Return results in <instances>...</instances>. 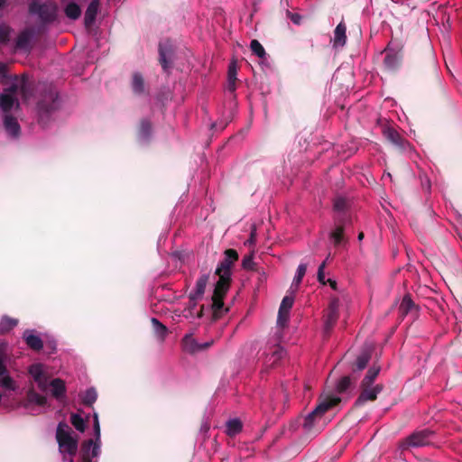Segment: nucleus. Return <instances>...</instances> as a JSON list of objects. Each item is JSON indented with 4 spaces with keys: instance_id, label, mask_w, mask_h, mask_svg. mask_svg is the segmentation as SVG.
Returning a JSON list of instances; mask_svg holds the SVG:
<instances>
[{
    "instance_id": "49530a36",
    "label": "nucleus",
    "mask_w": 462,
    "mask_h": 462,
    "mask_svg": "<svg viewBox=\"0 0 462 462\" xmlns=\"http://www.w3.org/2000/svg\"><path fill=\"white\" fill-rule=\"evenodd\" d=\"M236 79H228L227 78V89L231 92L235 91L236 89Z\"/></svg>"
},
{
    "instance_id": "dca6fc26",
    "label": "nucleus",
    "mask_w": 462,
    "mask_h": 462,
    "mask_svg": "<svg viewBox=\"0 0 462 462\" xmlns=\"http://www.w3.org/2000/svg\"><path fill=\"white\" fill-rule=\"evenodd\" d=\"M48 389H50L51 395L58 401H62L65 398L66 386L63 380L60 378L50 380Z\"/></svg>"
},
{
    "instance_id": "9b49d317",
    "label": "nucleus",
    "mask_w": 462,
    "mask_h": 462,
    "mask_svg": "<svg viewBox=\"0 0 462 462\" xmlns=\"http://www.w3.org/2000/svg\"><path fill=\"white\" fill-rule=\"evenodd\" d=\"M383 134L389 143H391L399 150L404 151L410 145L409 142L393 127L385 126L383 129Z\"/></svg>"
},
{
    "instance_id": "37998d69",
    "label": "nucleus",
    "mask_w": 462,
    "mask_h": 462,
    "mask_svg": "<svg viewBox=\"0 0 462 462\" xmlns=\"http://www.w3.org/2000/svg\"><path fill=\"white\" fill-rule=\"evenodd\" d=\"M346 389V376H343V377L339 380V382H338V383H337V391L338 393H342V392H344Z\"/></svg>"
},
{
    "instance_id": "393cba45",
    "label": "nucleus",
    "mask_w": 462,
    "mask_h": 462,
    "mask_svg": "<svg viewBox=\"0 0 462 462\" xmlns=\"http://www.w3.org/2000/svg\"><path fill=\"white\" fill-rule=\"evenodd\" d=\"M307 271V264L306 263H300L296 271L295 276L293 278L291 289L295 291L299 285L300 284L305 273Z\"/></svg>"
},
{
    "instance_id": "ddd939ff",
    "label": "nucleus",
    "mask_w": 462,
    "mask_h": 462,
    "mask_svg": "<svg viewBox=\"0 0 462 462\" xmlns=\"http://www.w3.org/2000/svg\"><path fill=\"white\" fill-rule=\"evenodd\" d=\"M294 299L292 296H285L281 303L277 324L280 327H284L289 319L290 310L293 305Z\"/></svg>"
},
{
    "instance_id": "f3484780",
    "label": "nucleus",
    "mask_w": 462,
    "mask_h": 462,
    "mask_svg": "<svg viewBox=\"0 0 462 462\" xmlns=\"http://www.w3.org/2000/svg\"><path fill=\"white\" fill-rule=\"evenodd\" d=\"M373 347L370 346H365L361 353L357 356L356 362L353 364L354 371H361L365 369L371 359Z\"/></svg>"
},
{
    "instance_id": "09e8293b",
    "label": "nucleus",
    "mask_w": 462,
    "mask_h": 462,
    "mask_svg": "<svg viewBox=\"0 0 462 462\" xmlns=\"http://www.w3.org/2000/svg\"><path fill=\"white\" fill-rule=\"evenodd\" d=\"M326 282H327V283H329L330 287L333 290H337V282H336V281H334L332 279H328Z\"/></svg>"
},
{
    "instance_id": "e433bc0d",
    "label": "nucleus",
    "mask_w": 462,
    "mask_h": 462,
    "mask_svg": "<svg viewBox=\"0 0 462 462\" xmlns=\"http://www.w3.org/2000/svg\"><path fill=\"white\" fill-rule=\"evenodd\" d=\"M30 41V34L27 32H22L17 39V47L19 49H26Z\"/></svg>"
},
{
    "instance_id": "473e14b6",
    "label": "nucleus",
    "mask_w": 462,
    "mask_h": 462,
    "mask_svg": "<svg viewBox=\"0 0 462 462\" xmlns=\"http://www.w3.org/2000/svg\"><path fill=\"white\" fill-rule=\"evenodd\" d=\"M346 208V199L344 196H337L334 202V210L338 215H344Z\"/></svg>"
},
{
    "instance_id": "a878e982",
    "label": "nucleus",
    "mask_w": 462,
    "mask_h": 462,
    "mask_svg": "<svg viewBox=\"0 0 462 462\" xmlns=\"http://www.w3.org/2000/svg\"><path fill=\"white\" fill-rule=\"evenodd\" d=\"M18 324L16 319H13L7 316H4L0 321V333H7Z\"/></svg>"
},
{
    "instance_id": "6e6552de",
    "label": "nucleus",
    "mask_w": 462,
    "mask_h": 462,
    "mask_svg": "<svg viewBox=\"0 0 462 462\" xmlns=\"http://www.w3.org/2000/svg\"><path fill=\"white\" fill-rule=\"evenodd\" d=\"M415 68L420 74H426L438 79L437 61L431 51H428L424 57L418 58L415 61Z\"/></svg>"
},
{
    "instance_id": "1a4fd4ad",
    "label": "nucleus",
    "mask_w": 462,
    "mask_h": 462,
    "mask_svg": "<svg viewBox=\"0 0 462 462\" xmlns=\"http://www.w3.org/2000/svg\"><path fill=\"white\" fill-rule=\"evenodd\" d=\"M435 433L434 431L424 429L421 430H418L411 434L404 441L403 445L405 448L408 447H422L430 445L434 439Z\"/></svg>"
},
{
    "instance_id": "4be33fe9",
    "label": "nucleus",
    "mask_w": 462,
    "mask_h": 462,
    "mask_svg": "<svg viewBox=\"0 0 462 462\" xmlns=\"http://www.w3.org/2000/svg\"><path fill=\"white\" fill-rule=\"evenodd\" d=\"M132 90L135 95H141L144 93L145 86L143 76L139 72H134L132 76L131 80Z\"/></svg>"
},
{
    "instance_id": "412c9836",
    "label": "nucleus",
    "mask_w": 462,
    "mask_h": 462,
    "mask_svg": "<svg viewBox=\"0 0 462 462\" xmlns=\"http://www.w3.org/2000/svg\"><path fill=\"white\" fill-rule=\"evenodd\" d=\"M208 282V274H203L199 278V280L196 282L194 291L190 293L191 300H198L204 294Z\"/></svg>"
},
{
    "instance_id": "f257e3e1",
    "label": "nucleus",
    "mask_w": 462,
    "mask_h": 462,
    "mask_svg": "<svg viewBox=\"0 0 462 462\" xmlns=\"http://www.w3.org/2000/svg\"><path fill=\"white\" fill-rule=\"evenodd\" d=\"M94 439L86 440L80 448L81 462H97L101 453V430L97 413L93 415ZM59 450L66 462H73L72 457L78 450V439L66 423H60L56 431Z\"/></svg>"
},
{
    "instance_id": "7c9ffc66",
    "label": "nucleus",
    "mask_w": 462,
    "mask_h": 462,
    "mask_svg": "<svg viewBox=\"0 0 462 462\" xmlns=\"http://www.w3.org/2000/svg\"><path fill=\"white\" fill-rule=\"evenodd\" d=\"M151 322L154 332L157 334L159 338L162 340L167 334V328L155 318H152Z\"/></svg>"
},
{
    "instance_id": "58836bf2",
    "label": "nucleus",
    "mask_w": 462,
    "mask_h": 462,
    "mask_svg": "<svg viewBox=\"0 0 462 462\" xmlns=\"http://www.w3.org/2000/svg\"><path fill=\"white\" fill-rule=\"evenodd\" d=\"M344 236V227H337L331 236V238L335 244H338Z\"/></svg>"
},
{
    "instance_id": "3c124183",
    "label": "nucleus",
    "mask_w": 462,
    "mask_h": 462,
    "mask_svg": "<svg viewBox=\"0 0 462 462\" xmlns=\"http://www.w3.org/2000/svg\"><path fill=\"white\" fill-rule=\"evenodd\" d=\"M364 238V233L363 232H360L358 234V240L361 241L362 239Z\"/></svg>"
},
{
    "instance_id": "c9c22d12",
    "label": "nucleus",
    "mask_w": 462,
    "mask_h": 462,
    "mask_svg": "<svg viewBox=\"0 0 462 462\" xmlns=\"http://www.w3.org/2000/svg\"><path fill=\"white\" fill-rule=\"evenodd\" d=\"M344 79V73L341 72L340 69H338L332 79L331 82V88L334 89V91H337L338 87L341 85V81Z\"/></svg>"
},
{
    "instance_id": "7ed1b4c3",
    "label": "nucleus",
    "mask_w": 462,
    "mask_h": 462,
    "mask_svg": "<svg viewBox=\"0 0 462 462\" xmlns=\"http://www.w3.org/2000/svg\"><path fill=\"white\" fill-rule=\"evenodd\" d=\"M237 259L238 254L236 251L228 249L225 252V258L216 270V274L218 276V281L216 283L212 296V307L215 312L221 311L223 308L222 300L229 289L231 267Z\"/></svg>"
},
{
    "instance_id": "a19ab883",
    "label": "nucleus",
    "mask_w": 462,
    "mask_h": 462,
    "mask_svg": "<svg viewBox=\"0 0 462 462\" xmlns=\"http://www.w3.org/2000/svg\"><path fill=\"white\" fill-rule=\"evenodd\" d=\"M237 75V65L236 61H232L228 67V79H236Z\"/></svg>"
},
{
    "instance_id": "8fccbe9b",
    "label": "nucleus",
    "mask_w": 462,
    "mask_h": 462,
    "mask_svg": "<svg viewBox=\"0 0 462 462\" xmlns=\"http://www.w3.org/2000/svg\"><path fill=\"white\" fill-rule=\"evenodd\" d=\"M291 20H292L295 23H300V17H299L298 15H292Z\"/></svg>"
},
{
    "instance_id": "de8ad7c7",
    "label": "nucleus",
    "mask_w": 462,
    "mask_h": 462,
    "mask_svg": "<svg viewBox=\"0 0 462 462\" xmlns=\"http://www.w3.org/2000/svg\"><path fill=\"white\" fill-rule=\"evenodd\" d=\"M354 32H355V35H356V41H358L361 37V29H360V26L359 25H356L353 29Z\"/></svg>"
},
{
    "instance_id": "c85d7f7f",
    "label": "nucleus",
    "mask_w": 462,
    "mask_h": 462,
    "mask_svg": "<svg viewBox=\"0 0 462 462\" xmlns=\"http://www.w3.org/2000/svg\"><path fill=\"white\" fill-rule=\"evenodd\" d=\"M71 424L75 429L80 432H83L86 429V420L78 413H73L70 416Z\"/></svg>"
},
{
    "instance_id": "f704fd0d",
    "label": "nucleus",
    "mask_w": 462,
    "mask_h": 462,
    "mask_svg": "<svg viewBox=\"0 0 462 462\" xmlns=\"http://www.w3.org/2000/svg\"><path fill=\"white\" fill-rule=\"evenodd\" d=\"M97 393L94 388L88 389L83 395V402L86 404H92L96 402Z\"/></svg>"
},
{
    "instance_id": "2f4dec72",
    "label": "nucleus",
    "mask_w": 462,
    "mask_h": 462,
    "mask_svg": "<svg viewBox=\"0 0 462 462\" xmlns=\"http://www.w3.org/2000/svg\"><path fill=\"white\" fill-rule=\"evenodd\" d=\"M160 61L164 70L169 68V60L168 58L171 56V51L163 44L160 45Z\"/></svg>"
},
{
    "instance_id": "20e7f679",
    "label": "nucleus",
    "mask_w": 462,
    "mask_h": 462,
    "mask_svg": "<svg viewBox=\"0 0 462 462\" xmlns=\"http://www.w3.org/2000/svg\"><path fill=\"white\" fill-rule=\"evenodd\" d=\"M24 82L17 79L11 84L7 90L0 95V107L5 114L4 126L7 134L12 138H17L20 134V125L17 120L7 115L13 108L19 106L15 93L20 88H23Z\"/></svg>"
},
{
    "instance_id": "c03bdc74",
    "label": "nucleus",
    "mask_w": 462,
    "mask_h": 462,
    "mask_svg": "<svg viewBox=\"0 0 462 462\" xmlns=\"http://www.w3.org/2000/svg\"><path fill=\"white\" fill-rule=\"evenodd\" d=\"M253 255H248L243 259V266L246 269L252 268Z\"/></svg>"
},
{
    "instance_id": "0eeeda50",
    "label": "nucleus",
    "mask_w": 462,
    "mask_h": 462,
    "mask_svg": "<svg viewBox=\"0 0 462 462\" xmlns=\"http://www.w3.org/2000/svg\"><path fill=\"white\" fill-rule=\"evenodd\" d=\"M28 372L38 388L42 392H46L51 376L49 367L43 364L35 363L30 365Z\"/></svg>"
},
{
    "instance_id": "4468645a",
    "label": "nucleus",
    "mask_w": 462,
    "mask_h": 462,
    "mask_svg": "<svg viewBox=\"0 0 462 462\" xmlns=\"http://www.w3.org/2000/svg\"><path fill=\"white\" fill-rule=\"evenodd\" d=\"M346 26L343 21H341L334 31V37L331 40L332 48L337 51L341 50L346 41Z\"/></svg>"
},
{
    "instance_id": "72a5a7b5",
    "label": "nucleus",
    "mask_w": 462,
    "mask_h": 462,
    "mask_svg": "<svg viewBox=\"0 0 462 462\" xmlns=\"http://www.w3.org/2000/svg\"><path fill=\"white\" fill-rule=\"evenodd\" d=\"M250 48L252 51L259 58H264L265 56V51L263 47V45L257 41L253 40L250 43Z\"/></svg>"
},
{
    "instance_id": "aec40b11",
    "label": "nucleus",
    "mask_w": 462,
    "mask_h": 462,
    "mask_svg": "<svg viewBox=\"0 0 462 462\" xmlns=\"http://www.w3.org/2000/svg\"><path fill=\"white\" fill-rule=\"evenodd\" d=\"M99 3L98 0H92L88 5L85 14V25L89 27L94 23L98 12Z\"/></svg>"
},
{
    "instance_id": "f03ea898",
    "label": "nucleus",
    "mask_w": 462,
    "mask_h": 462,
    "mask_svg": "<svg viewBox=\"0 0 462 462\" xmlns=\"http://www.w3.org/2000/svg\"><path fill=\"white\" fill-rule=\"evenodd\" d=\"M340 400L336 394L322 396L319 405L303 420L302 427L305 434L310 437L319 434L330 420L326 412L336 406Z\"/></svg>"
},
{
    "instance_id": "ea45409f",
    "label": "nucleus",
    "mask_w": 462,
    "mask_h": 462,
    "mask_svg": "<svg viewBox=\"0 0 462 462\" xmlns=\"http://www.w3.org/2000/svg\"><path fill=\"white\" fill-rule=\"evenodd\" d=\"M10 29L5 24H0V42L7 41L9 36Z\"/></svg>"
},
{
    "instance_id": "b1692460",
    "label": "nucleus",
    "mask_w": 462,
    "mask_h": 462,
    "mask_svg": "<svg viewBox=\"0 0 462 462\" xmlns=\"http://www.w3.org/2000/svg\"><path fill=\"white\" fill-rule=\"evenodd\" d=\"M413 310H417V306L415 305L410 295H405L399 307L401 314L402 316H405Z\"/></svg>"
},
{
    "instance_id": "a211bd4d",
    "label": "nucleus",
    "mask_w": 462,
    "mask_h": 462,
    "mask_svg": "<svg viewBox=\"0 0 462 462\" xmlns=\"http://www.w3.org/2000/svg\"><path fill=\"white\" fill-rule=\"evenodd\" d=\"M23 338L25 343L34 350H40L42 347V341L34 330L27 329L23 332Z\"/></svg>"
},
{
    "instance_id": "79ce46f5",
    "label": "nucleus",
    "mask_w": 462,
    "mask_h": 462,
    "mask_svg": "<svg viewBox=\"0 0 462 462\" xmlns=\"http://www.w3.org/2000/svg\"><path fill=\"white\" fill-rule=\"evenodd\" d=\"M284 354H285L284 350L281 346H277L273 353V356H272V358H273V364L277 362L279 359L282 358Z\"/></svg>"
},
{
    "instance_id": "864d4df0",
    "label": "nucleus",
    "mask_w": 462,
    "mask_h": 462,
    "mask_svg": "<svg viewBox=\"0 0 462 462\" xmlns=\"http://www.w3.org/2000/svg\"><path fill=\"white\" fill-rule=\"evenodd\" d=\"M0 69H4V65L0 63Z\"/></svg>"
},
{
    "instance_id": "bb28decb",
    "label": "nucleus",
    "mask_w": 462,
    "mask_h": 462,
    "mask_svg": "<svg viewBox=\"0 0 462 462\" xmlns=\"http://www.w3.org/2000/svg\"><path fill=\"white\" fill-rule=\"evenodd\" d=\"M65 14L69 18L76 20L80 16L81 10L77 4L69 3L65 8Z\"/></svg>"
},
{
    "instance_id": "4c0bfd02",
    "label": "nucleus",
    "mask_w": 462,
    "mask_h": 462,
    "mask_svg": "<svg viewBox=\"0 0 462 462\" xmlns=\"http://www.w3.org/2000/svg\"><path fill=\"white\" fill-rule=\"evenodd\" d=\"M327 262L324 261L318 269V281L322 283L323 285L327 284V280L325 279V267H326Z\"/></svg>"
},
{
    "instance_id": "39448f33",
    "label": "nucleus",
    "mask_w": 462,
    "mask_h": 462,
    "mask_svg": "<svg viewBox=\"0 0 462 462\" xmlns=\"http://www.w3.org/2000/svg\"><path fill=\"white\" fill-rule=\"evenodd\" d=\"M381 371V366L374 365L366 372L365 376L361 382L362 392L357 398L355 406H360L367 401H374L377 398L378 393L383 390L382 384H376L372 387L373 383L378 376Z\"/></svg>"
},
{
    "instance_id": "5701e85b",
    "label": "nucleus",
    "mask_w": 462,
    "mask_h": 462,
    "mask_svg": "<svg viewBox=\"0 0 462 462\" xmlns=\"http://www.w3.org/2000/svg\"><path fill=\"white\" fill-rule=\"evenodd\" d=\"M211 343H206L204 346L199 345L191 336H186L183 339V346L186 351L195 352L199 349L209 346Z\"/></svg>"
},
{
    "instance_id": "603ef678",
    "label": "nucleus",
    "mask_w": 462,
    "mask_h": 462,
    "mask_svg": "<svg viewBox=\"0 0 462 462\" xmlns=\"http://www.w3.org/2000/svg\"><path fill=\"white\" fill-rule=\"evenodd\" d=\"M5 2V0H0V7L4 5Z\"/></svg>"
},
{
    "instance_id": "f8f14e48",
    "label": "nucleus",
    "mask_w": 462,
    "mask_h": 462,
    "mask_svg": "<svg viewBox=\"0 0 462 462\" xmlns=\"http://www.w3.org/2000/svg\"><path fill=\"white\" fill-rule=\"evenodd\" d=\"M30 12L38 14L43 21H51L55 17L56 8L52 4L41 5L33 1L30 5Z\"/></svg>"
},
{
    "instance_id": "423d86ee",
    "label": "nucleus",
    "mask_w": 462,
    "mask_h": 462,
    "mask_svg": "<svg viewBox=\"0 0 462 462\" xmlns=\"http://www.w3.org/2000/svg\"><path fill=\"white\" fill-rule=\"evenodd\" d=\"M385 56L383 59L384 67L395 72L400 69L403 60L402 48L399 42L391 41L384 50Z\"/></svg>"
},
{
    "instance_id": "c756f323",
    "label": "nucleus",
    "mask_w": 462,
    "mask_h": 462,
    "mask_svg": "<svg viewBox=\"0 0 462 462\" xmlns=\"http://www.w3.org/2000/svg\"><path fill=\"white\" fill-rule=\"evenodd\" d=\"M151 125L148 121H142L138 132L139 139L143 142L147 141L151 134Z\"/></svg>"
},
{
    "instance_id": "cd10ccee",
    "label": "nucleus",
    "mask_w": 462,
    "mask_h": 462,
    "mask_svg": "<svg viewBox=\"0 0 462 462\" xmlns=\"http://www.w3.org/2000/svg\"><path fill=\"white\" fill-rule=\"evenodd\" d=\"M242 430V423L237 419H233L226 423V433L230 436H235Z\"/></svg>"
},
{
    "instance_id": "6ab92c4d",
    "label": "nucleus",
    "mask_w": 462,
    "mask_h": 462,
    "mask_svg": "<svg viewBox=\"0 0 462 462\" xmlns=\"http://www.w3.org/2000/svg\"><path fill=\"white\" fill-rule=\"evenodd\" d=\"M31 405H36L40 409H42L47 405V398L31 390L27 394V407L29 408Z\"/></svg>"
},
{
    "instance_id": "9d476101",
    "label": "nucleus",
    "mask_w": 462,
    "mask_h": 462,
    "mask_svg": "<svg viewBox=\"0 0 462 462\" xmlns=\"http://www.w3.org/2000/svg\"><path fill=\"white\" fill-rule=\"evenodd\" d=\"M5 354L0 349V387L7 391H16L19 386L17 383L9 375L5 367Z\"/></svg>"
},
{
    "instance_id": "a18cd8bd",
    "label": "nucleus",
    "mask_w": 462,
    "mask_h": 462,
    "mask_svg": "<svg viewBox=\"0 0 462 462\" xmlns=\"http://www.w3.org/2000/svg\"><path fill=\"white\" fill-rule=\"evenodd\" d=\"M255 235H256V231H255V228H254L251 231V235H250L249 239L245 244L247 245H254L255 243Z\"/></svg>"
},
{
    "instance_id": "2eb2a0df",
    "label": "nucleus",
    "mask_w": 462,
    "mask_h": 462,
    "mask_svg": "<svg viewBox=\"0 0 462 462\" xmlns=\"http://www.w3.org/2000/svg\"><path fill=\"white\" fill-rule=\"evenodd\" d=\"M339 302L336 298H332L329 306L325 314V328L328 330L338 318Z\"/></svg>"
}]
</instances>
